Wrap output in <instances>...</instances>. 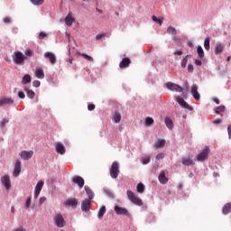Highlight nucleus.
Masks as SVG:
<instances>
[{
    "instance_id": "obj_22",
    "label": "nucleus",
    "mask_w": 231,
    "mask_h": 231,
    "mask_svg": "<svg viewBox=\"0 0 231 231\" xmlns=\"http://www.w3.org/2000/svg\"><path fill=\"white\" fill-rule=\"evenodd\" d=\"M34 73H35L36 79H44V70L42 69V68L41 67L36 68Z\"/></svg>"
},
{
    "instance_id": "obj_58",
    "label": "nucleus",
    "mask_w": 231,
    "mask_h": 231,
    "mask_svg": "<svg viewBox=\"0 0 231 231\" xmlns=\"http://www.w3.org/2000/svg\"><path fill=\"white\" fill-rule=\"evenodd\" d=\"M18 97H19V98H24L26 96L23 94V92H18Z\"/></svg>"
},
{
    "instance_id": "obj_20",
    "label": "nucleus",
    "mask_w": 231,
    "mask_h": 231,
    "mask_svg": "<svg viewBox=\"0 0 231 231\" xmlns=\"http://www.w3.org/2000/svg\"><path fill=\"white\" fill-rule=\"evenodd\" d=\"M130 64H131V59L124 58L122 61L119 63V67L121 68V69H125V68H129Z\"/></svg>"
},
{
    "instance_id": "obj_19",
    "label": "nucleus",
    "mask_w": 231,
    "mask_h": 231,
    "mask_svg": "<svg viewBox=\"0 0 231 231\" xmlns=\"http://www.w3.org/2000/svg\"><path fill=\"white\" fill-rule=\"evenodd\" d=\"M65 205L66 207H72V208H77L79 205V200H77L76 199H70L65 202Z\"/></svg>"
},
{
    "instance_id": "obj_39",
    "label": "nucleus",
    "mask_w": 231,
    "mask_h": 231,
    "mask_svg": "<svg viewBox=\"0 0 231 231\" xmlns=\"http://www.w3.org/2000/svg\"><path fill=\"white\" fill-rule=\"evenodd\" d=\"M79 55H80L81 57H84L86 59V60H88V62H93V57L86 54V53H81L79 52Z\"/></svg>"
},
{
    "instance_id": "obj_4",
    "label": "nucleus",
    "mask_w": 231,
    "mask_h": 231,
    "mask_svg": "<svg viewBox=\"0 0 231 231\" xmlns=\"http://www.w3.org/2000/svg\"><path fill=\"white\" fill-rule=\"evenodd\" d=\"M126 194L128 199H130L134 203V205H137V207H142V205H143V201H142L141 199L136 197V195H134L133 191L127 190Z\"/></svg>"
},
{
    "instance_id": "obj_41",
    "label": "nucleus",
    "mask_w": 231,
    "mask_h": 231,
    "mask_svg": "<svg viewBox=\"0 0 231 231\" xmlns=\"http://www.w3.org/2000/svg\"><path fill=\"white\" fill-rule=\"evenodd\" d=\"M154 124V119L152 117H146L144 125L146 126L152 125Z\"/></svg>"
},
{
    "instance_id": "obj_9",
    "label": "nucleus",
    "mask_w": 231,
    "mask_h": 231,
    "mask_svg": "<svg viewBox=\"0 0 231 231\" xmlns=\"http://www.w3.org/2000/svg\"><path fill=\"white\" fill-rule=\"evenodd\" d=\"M1 183L5 187L6 190H10L12 189V180H10V176L5 175L1 178Z\"/></svg>"
},
{
    "instance_id": "obj_59",
    "label": "nucleus",
    "mask_w": 231,
    "mask_h": 231,
    "mask_svg": "<svg viewBox=\"0 0 231 231\" xmlns=\"http://www.w3.org/2000/svg\"><path fill=\"white\" fill-rule=\"evenodd\" d=\"M173 54L174 55H183V51H181V50H179V51H175V52H173Z\"/></svg>"
},
{
    "instance_id": "obj_16",
    "label": "nucleus",
    "mask_w": 231,
    "mask_h": 231,
    "mask_svg": "<svg viewBox=\"0 0 231 231\" xmlns=\"http://www.w3.org/2000/svg\"><path fill=\"white\" fill-rule=\"evenodd\" d=\"M191 95L195 100H201V95L198 92V85L191 86Z\"/></svg>"
},
{
    "instance_id": "obj_43",
    "label": "nucleus",
    "mask_w": 231,
    "mask_h": 231,
    "mask_svg": "<svg viewBox=\"0 0 231 231\" xmlns=\"http://www.w3.org/2000/svg\"><path fill=\"white\" fill-rule=\"evenodd\" d=\"M225 109H226L225 106H217L216 109L217 115H219V113H225Z\"/></svg>"
},
{
    "instance_id": "obj_60",
    "label": "nucleus",
    "mask_w": 231,
    "mask_h": 231,
    "mask_svg": "<svg viewBox=\"0 0 231 231\" xmlns=\"http://www.w3.org/2000/svg\"><path fill=\"white\" fill-rule=\"evenodd\" d=\"M195 64H196V66H201V64H203V62L200 60H195Z\"/></svg>"
},
{
    "instance_id": "obj_11",
    "label": "nucleus",
    "mask_w": 231,
    "mask_h": 231,
    "mask_svg": "<svg viewBox=\"0 0 231 231\" xmlns=\"http://www.w3.org/2000/svg\"><path fill=\"white\" fill-rule=\"evenodd\" d=\"M91 199H85L81 203V210L83 212H89V208H91Z\"/></svg>"
},
{
    "instance_id": "obj_6",
    "label": "nucleus",
    "mask_w": 231,
    "mask_h": 231,
    "mask_svg": "<svg viewBox=\"0 0 231 231\" xmlns=\"http://www.w3.org/2000/svg\"><path fill=\"white\" fill-rule=\"evenodd\" d=\"M210 148H208V146H206L205 149L197 155L198 162H205L208 158Z\"/></svg>"
},
{
    "instance_id": "obj_49",
    "label": "nucleus",
    "mask_w": 231,
    "mask_h": 231,
    "mask_svg": "<svg viewBox=\"0 0 231 231\" xmlns=\"http://www.w3.org/2000/svg\"><path fill=\"white\" fill-rule=\"evenodd\" d=\"M151 162V158L146 157L144 159H143V165H147V163Z\"/></svg>"
},
{
    "instance_id": "obj_31",
    "label": "nucleus",
    "mask_w": 231,
    "mask_h": 231,
    "mask_svg": "<svg viewBox=\"0 0 231 231\" xmlns=\"http://www.w3.org/2000/svg\"><path fill=\"white\" fill-rule=\"evenodd\" d=\"M25 93L31 100H33L35 98V92L30 88H25Z\"/></svg>"
},
{
    "instance_id": "obj_13",
    "label": "nucleus",
    "mask_w": 231,
    "mask_h": 231,
    "mask_svg": "<svg viewBox=\"0 0 231 231\" xmlns=\"http://www.w3.org/2000/svg\"><path fill=\"white\" fill-rule=\"evenodd\" d=\"M114 210L116 214H117V216H129V211L127 210V208L115 206Z\"/></svg>"
},
{
    "instance_id": "obj_10",
    "label": "nucleus",
    "mask_w": 231,
    "mask_h": 231,
    "mask_svg": "<svg viewBox=\"0 0 231 231\" xmlns=\"http://www.w3.org/2000/svg\"><path fill=\"white\" fill-rule=\"evenodd\" d=\"M176 100L178 102V104H180V106L181 107H183L184 109H189V111H192V109H194L192 106H190V105H189L185 99H183V97H177Z\"/></svg>"
},
{
    "instance_id": "obj_32",
    "label": "nucleus",
    "mask_w": 231,
    "mask_h": 231,
    "mask_svg": "<svg viewBox=\"0 0 231 231\" xmlns=\"http://www.w3.org/2000/svg\"><path fill=\"white\" fill-rule=\"evenodd\" d=\"M154 147L157 149H162V147H165V140L163 139H159L155 143Z\"/></svg>"
},
{
    "instance_id": "obj_62",
    "label": "nucleus",
    "mask_w": 231,
    "mask_h": 231,
    "mask_svg": "<svg viewBox=\"0 0 231 231\" xmlns=\"http://www.w3.org/2000/svg\"><path fill=\"white\" fill-rule=\"evenodd\" d=\"M14 231H26V229L23 226H20V227L14 229Z\"/></svg>"
},
{
    "instance_id": "obj_34",
    "label": "nucleus",
    "mask_w": 231,
    "mask_h": 231,
    "mask_svg": "<svg viewBox=\"0 0 231 231\" xmlns=\"http://www.w3.org/2000/svg\"><path fill=\"white\" fill-rule=\"evenodd\" d=\"M197 53H198L199 59H203V57H205V51H203V47L199 45L197 47Z\"/></svg>"
},
{
    "instance_id": "obj_45",
    "label": "nucleus",
    "mask_w": 231,
    "mask_h": 231,
    "mask_svg": "<svg viewBox=\"0 0 231 231\" xmlns=\"http://www.w3.org/2000/svg\"><path fill=\"white\" fill-rule=\"evenodd\" d=\"M25 57H33V51H32L31 49H26L25 50Z\"/></svg>"
},
{
    "instance_id": "obj_57",
    "label": "nucleus",
    "mask_w": 231,
    "mask_h": 231,
    "mask_svg": "<svg viewBox=\"0 0 231 231\" xmlns=\"http://www.w3.org/2000/svg\"><path fill=\"white\" fill-rule=\"evenodd\" d=\"M45 202H46V197L40 198V205H42Z\"/></svg>"
},
{
    "instance_id": "obj_44",
    "label": "nucleus",
    "mask_w": 231,
    "mask_h": 231,
    "mask_svg": "<svg viewBox=\"0 0 231 231\" xmlns=\"http://www.w3.org/2000/svg\"><path fill=\"white\" fill-rule=\"evenodd\" d=\"M31 3L36 6H41L44 3V0H31Z\"/></svg>"
},
{
    "instance_id": "obj_37",
    "label": "nucleus",
    "mask_w": 231,
    "mask_h": 231,
    "mask_svg": "<svg viewBox=\"0 0 231 231\" xmlns=\"http://www.w3.org/2000/svg\"><path fill=\"white\" fill-rule=\"evenodd\" d=\"M136 190L139 194H143V190H145V186L143 185V183L140 182L139 184H137Z\"/></svg>"
},
{
    "instance_id": "obj_38",
    "label": "nucleus",
    "mask_w": 231,
    "mask_h": 231,
    "mask_svg": "<svg viewBox=\"0 0 231 231\" xmlns=\"http://www.w3.org/2000/svg\"><path fill=\"white\" fill-rule=\"evenodd\" d=\"M121 120H122V116L120 115V113L116 112L114 116L115 124H120Z\"/></svg>"
},
{
    "instance_id": "obj_42",
    "label": "nucleus",
    "mask_w": 231,
    "mask_h": 231,
    "mask_svg": "<svg viewBox=\"0 0 231 231\" xmlns=\"http://www.w3.org/2000/svg\"><path fill=\"white\" fill-rule=\"evenodd\" d=\"M152 19L154 23H157V24H160V26H162V24H163V20L157 18L156 16L152 15Z\"/></svg>"
},
{
    "instance_id": "obj_33",
    "label": "nucleus",
    "mask_w": 231,
    "mask_h": 231,
    "mask_svg": "<svg viewBox=\"0 0 231 231\" xmlns=\"http://www.w3.org/2000/svg\"><path fill=\"white\" fill-rule=\"evenodd\" d=\"M204 48L206 50V51H210V38L207 37L204 40Z\"/></svg>"
},
{
    "instance_id": "obj_35",
    "label": "nucleus",
    "mask_w": 231,
    "mask_h": 231,
    "mask_svg": "<svg viewBox=\"0 0 231 231\" xmlns=\"http://www.w3.org/2000/svg\"><path fill=\"white\" fill-rule=\"evenodd\" d=\"M167 33H169V35H176L178 33V31L174 27L169 26L167 28Z\"/></svg>"
},
{
    "instance_id": "obj_27",
    "label": "nucleus",
    "mask_w": 231,
    "mask_h": 231,
    "mask_svg": "<svg viewBox=\"0 0 231 231\" xmlns=\"http://www.w3.org/2000/svg\"><path fill=\"white\" fill-rule=\"evenodd\" d=\"M230 212H231V202L226 203L222 208V214H224L225 216H226V214H230Z\"/></svg>"
},
{
    "instance_id": "obj_28",
    "label": "nucleus",
    "mask_w": 231,
    "mask_h": 231,
    "mask_svg": "<svg viewBox=\"0 0 231 231\" xmlns=\"http://www.w3.org/2000/svg\"><path fill=\"white\" fill-rule=\"evenodd\" d=\"M30 82H32V77L30 74H25L22 79V84L26 86V84H30Z\"/></svg>"
},
{
    "instance_id": "obj_40",
    "label": "nucleus",
    "mask_w": 231,
    "mask_h": 231,
    "mask_svg": "<svg viewBox=\"0 0 231 231\" xmlns=\"http://www.w3.org/2000/svg\"><path fill=\"white\" fill-rule=\"evenodd\" d=\"M8 122H10V120H8V118H4L3 120H1L0 121L1 129H5V127H6V124H8Z\"/></svg>"
},
{
    "instance_id": "obj_24",
    "label": "nucleus",
    "mask_w": 231,
    "mask_h": 231,
    "mask_svg": "<svg viewBox=\"0 0 231 231\" xmlns=\"http://www.w3.org/2000/svg\"><path fill=\"white\" fill-rule=\"evenodd\" d=\"M164 123L166 127H168L170 130L174 129V122H172V119H171V117L166 116L164 119Z\"/></svg>"
},
{
    "instance_id": "obj_30",
    "label": "nucleus",
    "mask_w": 231,
    "mask_h": 231,
    "mask_svg": "<svg viewBox=\"0 0 231 231\" xmlns=\"http://www.w3.org/2000/svg\"><path fill=\"white\" fill-rule=\"evenodd\" d=\"M85 191L88 197V199H93L95 198V193H93V190H91L88 186H85Z\"/></svg>"
},
{
    "instance_id": "obj_26",
    "label": "nucleus",
    "mask_w": 231,
    "mask_h": 231,
    "mask_svg": "<svg viewBox=\"0 0 231 231\" xmlns=\"http://www.w3.org/2000/svg\"><path fill=\"white\" fill-rule=\"evenodd\" d=\"M182 165H185L187 167L190 165H194V161L190 159V157H183L182 158Z\"/></svg>"
},
{
    "instance_id": "obj_25",
    "label": "nucleus",
    "mask_w": 231,
    "mask_h": 231,
    "mask_svg": "<svg viewBox=\"0 0 231 231\" xmlns=\"http://www.w3.org/2000/svg\"><path fill=\"white\" fill-rule=\"evenodd\" d=\"M223 50H225V44L217 43L215 47L216 55H219V54L223 53Z\"/></svg>"
},
{
    "instance_id": "obj_3",
    "label": "nucleus",
    "mask_w": 231,
    "mask_h": 231,
    "mask_svg": "<svg viewBox=\"0 0 231 231\" xmlns=\"http://www.w3.org/2000/svg\"><path fill=\"white\" fill-rule=\"evenodd\" d=\"M53 219L58 228H64L66 226V220L64 219V217H62V214L56 213Z\"/></svg>"
},
{
    "instance_id": "obj_7",
    "label": "nucleus",
    "mask_w": 231,
    "mask_h": 231,
    "mask_svg": "<svg viewBox=\"0 0 231 231\" xmlns=\"http://www.w3.org/2000/svg\"><path fill=\"white\" fill-rule=\"evenodd\" d=\"M166 88L170 91H175L176 93H181L183 92V88L176 83L172 82H167L166 83Z\"/></svg>"
},
{
    "instance_id": "obj_55",
    "label": "nucleus",
    "mask_w": 231,
    "mask_h": 231,
    "mask_svg": "<svg viewBox=\"0 0 231 231\" xmlns=\"http://www.w3.org/2000/svg\"><path fill=\"white\" fill-rule=\"evenodd\" d=\"M88 111H95V105L94 104L88 105Z\"/></svg>"
},
{
    "instance_id": "obj_61",
    "label": "nucleus",
    "mask_w": 231,
    "mask_h": 231,
    "mask_svg": "<svg viewBox=\"0 0 231 231\" xmlns=\"http://www.w3.org/2000/svg\"><path fill=\"white\" fill-rule=\"evenodd\" d=\"M227 133H228L229 138H231V125H229L227 126Z\"/></svg>"
},
{
    "instance_id": "obj_56",
    "label": "nucleus",
    "mask_w": 231,
    "mask_h": 231,
    "mask_svg": "<svg viewBox=\"0 0 231 231\" xmlns=\"http://www.w3.org/2000/svg\"><path fill=\"white\" fill-rule=\"evenodd\" d=\"M105 36H106V34L100 33V34H97V35L96 36V39H97V41H100V39H102V38L105 37Z\"/></svg>"
},
{
    "instance_id": "obj_17",
    "label": "nucleus",
    "mask_w": 231,
    "mask_h": 231,
    "mask_svg": "<svg viewBox=\"0 0 231 231\" xmlns=\"http://www.w3.org/2000/svg\"><path fill=\"white\" fill-rule=\"evenodd\" d=\"M21 161H16L15 164H14V171H13V176L14 178H17V176H19V174H21Z\"/></svg>"
},
{
    "instance_id": "obj_18",
    "label": "nucleus",
    "mask_w": 231,
    "mask_h": 231,
    "mask_svg": "<svg viewBox=\"0 0 231 231\" xmlns=\"http://www.w3.org/2000/svg\"><path fill=\"white\" fill-rule=\"evenodd\" d=\"M56 152H58V154H65L66 153V147H64V144H62L61 143H57L56 146Z\"/></svg>"
},
{
    "instance_id": "obj_23",
    "label": "nucleus",
    "mask_w": 231,
    "mask_h": 231,
    "mask_svg": "<svg viewBox=\"0 0 231 231\" xmlns=\"http://www.w3.org/2000/svg\"><path fill=\"white\" fill-rule=\"evenodd\" d=\"M73 23H75V18H73L71 14H69L65 18V24H67V26H72Z\"/></svg>"
},
{
    "instance_id": "obj_51",
    "label": "nucleus",
    "mask_w": 231,
    "mask_h": 231,
    "mask_svg": "<svg viewBox=\"0 0 231 231\" xmlns=\"http://www.w3.org/2000/svg\"><path fill=\"white\" fill-rule=\"evenodd\" d=\"M45 37H48V34L44 32H41L39 33V39H44Z\"/></svg>"
},
{
    "instance_id": "obj_15",
    "label": "nucleus",
    "mask_w": 231,
    "mask_h": 231,
    "mask_svg": "<svg viewBox=\"0 0 231 231\" xmlns=\"http://www.w3.org/2000/svg\"><path fill=\"white\" fill-rule=\"evenodd\" d=\"M45 59H48L51 62V64H56L57 63V56L53 52L47 51L44 53Z\"/></svg>"
},
{
    "instance_id": "obj_12",
    "label": "nucleus",
    "mask_w": 231,
    "mask_h": 231,
    "mask_svg": "<svg viewBox=\"0 0 231 231\" xmlns=\"http://www.w3.org/2000/svg\"><path fill=\"white\" fill-rule=\"evenodd\" d=\"M42 187H44V181L40 180L35 186L34 189V199H37L39 198V194H41V191L42 190Z\"/></svg>"
},
{
    "instance_id": "obj_47",
    "label": "nucleus",
    "mask_w": 231,
    "mask_h": 231,
    "mask_svg": "<svg viewBox=\"0 0 231 231\" xmlns=\"http://www.w3.org/2000/svg\"><path fill=\"white\" fill-rule=\"evenodd\" d=\"M32 205V197L27 198L25 207L26 208H30V206Z\"/></svg>"
},
{
    "instance_id": "obj_52",
    "label": "nucleus",
    "mask_w": 231,
    "mask_h": 231,
    "mask_svg": "<svg viewBox=\"0 0 231 231\" xmlns=\"http://www.w3.org/2000/svg\"><path fill=\"white\" fill-rule=\"evenodd\" d=\"M163 158H165V155L162 152L156 155V160H163Z\"/></svg>"
},
{
    "instance_id": "obj_63",
    "label": "nucleus",
    "mask_w": 231,
    "mask_h": 231,
    "mask_svg": "<svg viewBox=\"0 0 231 231\" xmlns=\"http://www.w3.org/2000/svg\"><path fill=\"white\" fill-rule=\"evenodd\" d=\"M214 124H221V119H216V120L214 121Z\"/></svg>"
},
{
    "instance_id": "obj_36",
    "label": "nucleus",
    "mask_w": 231,
    "mask_h": 231,
    "mask_svg": "<svg viewBox=\"0 0 231 231\" xmlns=\"http://www.w3.org/2000/svg\"><path fill=\"white\" fill-rule=\"evenodd\" d=\"M104 214H106V206H102L98 211L97 217L102 219L104 217Z\"/></svg>"
},
{
    "instance_id": "obj_29",
    "label": "nucleus",
    "mask_w": 231,
    "mask_h": 231,
    "mask_svg": "<svg viewBox=\"0 0 231 231\" xmlns=\"http://www.w3.org/2000/svg\"><path fill=\"white\" fill-rule=\"evenodd\" d=\"M190 57H192V55L188 54L182 58L181 62H180L181 68H187V64H188L189 59H190Z\"/></svg>"
},
{
    "instance_id": "obj_5",
    "label": "nucleus",
    "mask_w": 231,
    "mask_h": 231,
    "mask_svg": "<svg viewBox=\"0 0 231 231\" xmlns=\"http://www.w3.org/2000/svg\"><path fill=\"white\" fill-rule=\"evenodd\" d=\"M14 104H15V101L12 98V97H2L0 98V107L14 106Z\"/></svg>"
},
{
    "instance_id": "obj_50",
    "label": "nucleus",
    "mask_w": 231,
    "mask_h": 231,
    "mask_svg": "<svg viewBox=\"0 0 231 231\" xmlns=\"http://www.w3.org/2000/svg\"><path fill=\"white\" fill-rule=\"evenodd\" d=\"M4 23H5V24H9V23H12V18H10L9 16H6L3 19Z\"/></svg>"
},
{
    "instance_id": "obj_64",
    "label": "nucleus",
    "mask_w": 231,
    "mask_h": 231,
    "mask_svg": "<svg viewBox=\"0 0 231 231\" xmlns=\"http://www.w3.org/2000/svg\"><path fill=\"white\" fill-rule=\"evenodd\" d=\"M213 100H214L215 103H217V105H219V100H218L217 98L215 97Z\"/></svg>"
},
{
    "instance_id": "obj_53",
    "label": "nucleus",
    "mask_w": 231,
    "mask_h": 231,
    "mask_svg": "<svg viewBox=\"0 0 231 231\" xmlns=\"http://www.w3.org/2000/svg\"><path fill=\"white\" fill-rule=\"evenodd\" d=\"M32 86H33V88H39V86H41V81H39V80H34V81L32 82Z\"/></svg>"
},
{
    "instance_id": "obj_1",
    "label": "nucleus",
    "mask_w": 231,
    "mask_h": 231,
    "mask_svg": "<svg viewBox=\"0 0 231 231\" xmlns=\"http://www.w3.org/2000/svg\"><path fill=\"white\" fill-rule=\"evenodd\" d=\"M12 57L14 64H16L17 66H24L26 56L23 52L17 51L14 52Z\"/></svg>"
},
{
    "instance_id": "obj_54",
    "label": "nucleus",
    "mask_w": 231,
    "mask_h": 231,
    "mask_svg": "<svg viewBox=\"0 0 231 231\" xmlns=\"http://www.w3.org/2000/svg\"><path fill=\"white\" fill-rule=\"evenodd\" d=\"M172 41H174V42H181L180 36H173Z\"/></svg>"
},
{
    "instance_id": "obj_14",
    "label": "nucleus",
    "mask_w": 231,
    "mask_h": 231,
    "mask_svg": "<svg viewBox=\"0 0 231 231\" xmlns=\"http://www.w3.org/2000/svg\"><path fill=\"white\" fill-rule=\"evenodd\" d=\"M33 156V151H22L20 152V157L22 160L27 161Z\"/></svg>"
},
{
    "instance_id": "obj_8",
    "label": "nucleus",
    "mask_w": 231,
    "mask_h": 231,
    "mask_svg": "<svg viewBox=\"0 0 231 231\" xmlns=\"http://www.w3.org/2000/svg\"><path fill=\"white\" fill-rule=\"evenodd\" d=\"M71 181H72V183H74V185H78V187L79 189H82L85 184L84 178H82L79 175L72 177Z\"/></svg>"
},
{
    "instance_id": "obj_48",
    "label": "nucleus",
    "mask_w": 231,
    "mask_h": 231,
    "mask_svg": "<svg viewBox=\"0 0 231 231\" xmlns=\"http://www.w3.org/2000/svg\"><path fill=\"white\" fill-rule=\"evenodd\" d=\"M188 71H189V73H193L194 72V65L189 64L188 65Z\"/></svg>"
},
{
    "instance_id": "obj_2",
    "label": "nucleus",
    "mask_w": 231,
    "mask_h": 231,
    "mask_svg": "<svg viewBox=\"0 0 231 231\" xmlns=\"http://www.w3.org/2000/svg\"><path fill=\"white\" fill-rule=\"evenodd\" d=\"M120 174V164L118 162H114L110 168V176L113 180H116Z\"/></svg>"
},
{
    "instance_id": "obj_21",
    "label": "nucleus",
    "mask_w": 231,
    "mask_h": 231,
    "mask_svg": "<svg viewBox=\"0 0 231 231\" xmlns=\"http://www.w3.org/2000/svg\"><path fill=\"white\" fill-rule=\"evenodd\" d=\"M158 180L162 185H166V183H169V179L165 176V171H161V173L158 176Z\"/></svg>"
},
{
    "instance_id": "obj_46",
    "label": "nucleus",
    "mask_w": 231,
    "mask_h": 231,
    "mask_svg": "<svg viewBox=\"0 0 231 231\" xmlns=\"http://www.w3.org/2000/svg\"><path fill=\"white\" fill-rule=\"evenodd\" d=\"M105 194H106V196H108V198H111L113 199V198H115V194H113V192H111V190L109 189H105Z\"/></svg>"
}]
</instances>
